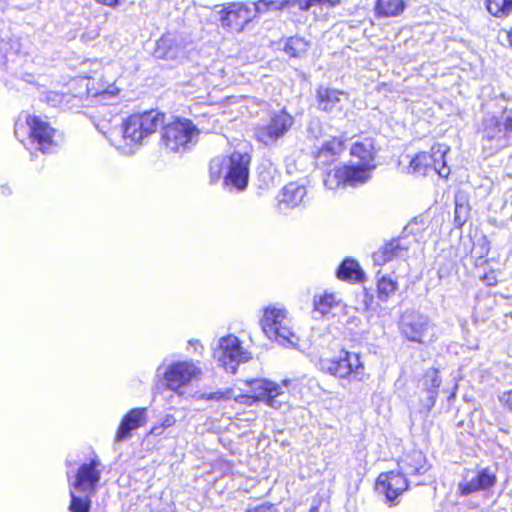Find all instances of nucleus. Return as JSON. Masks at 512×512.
<instances>
[{
    "mask_svg": "<svg viewBox=\"0 0 512 512\" xmlns=\"http://www.w3.org/2000/svg\"><path fill=\"white\" fill-rule=\"evenodd\" d=\"M320 369L338 378L361 381L364 377V365L357 353L341 350L338 355L321 359Z\"/></svg>",
    "mask_w": 512,
    "mask_h": 512,
    "instance_id": "nucleus-8",
    "label": "nucleus"
},
{
    "mask_svg": "<svg viewBox=\"0 0 512 512\" xmlns=\"http://www.w3.org/2000/svg\"><path fill=\"white\" fill-rule=\"evenodd\" d=\"M165 428L163 425H156L150 430V434L154 436H159L164 432Z\"/></svg>",
    "mask_w": 512,
    "mask_h": 512,
    "instance_id": "nucleus-45",
    "label": "nucleus"
},
{
    "mask_svg": "<svg viewBox=\"0 0 512 512\" xmlns=\"http://www.w3.org/2000/svg\"><path fill=\"white\" fill-rule=\"evenodd\" d=\"M467 207L464 204H460L458 200L455 203L454 218L457 225L462 226L467 220Z\"/></svg>",
    "mask_w": 512,
    "mask_h": 512,
    "instance_id": "nucleus-37",
    "label": "nucleus"
},
{
    "mask_svg": "<svg viewBox=\"0 0 512 512\" xmlns=\"http://www.w3.org/2000/svg\"><path fill=\"white\" fill-rule=\"evenodd\" d=\"M102 463L97 458L81 464L70 490V512H90L91 497L101 477Z\"/></svg>",
    "mask_w": 512,
    "mask_h": 512,
    "instance_id": "nucleus-3",
    "label": "nucleus"
},
{
    "mask_svg": "<svg viewBox=\"0 0 512 512\" xmlns=\"http://www.w3.org/2000/svg\"><path fill=\"white\" fill-rule=\"evenodd\" d=\"M176 420L173 415H166L163 418V421L161 425H163L164 428L171 427L175 424Z\"/></svg>",
    "mask_w": 512,
    "mask_h": 512,
    "instance_id": "nucleus-44",
    "label": "nucleus"
},
{
    "mask_svg": "<svg viewBox=\"0 0 512 512\" xmlns=\"http://www.w3.org/2000/svg\"><path fill=\"white\" fill-rule=\"evenodd\" d=\"M45 101L48 104H50L51 106L57 107L62 104L63 95L58 92H55V91H50V92L46 93Z\"/></svg>",
    "mask_w": 512,
    "mask_h": 512,
    "instance_id": "nucleus-39",
    "label": "nucleus"
},
{
    "mask_svg": "<svg viewBox=\"0 0 512 512\" xmlns=\"http://www.w3.org/2000/svg\"><path fill=\"white\" fill-rule=\"evenodd\" d=\"M118 92L119 89L113 85L108 87L104 91L97 93L96 96L99 97L100 101L108 103L110 100L117 96Z\"/></svg>",
    "mask_w": 512,
    "mask_h": 512,
    "instance_id": "nucleus-38",
    "label": "nucleus"
},
{
    "mask_svg": "<svg viewBox=\"0 0 512 512\" xmlns=\"http://www.w3.org/2000/svg\"><path fill=\"white\" fill-rule=\"evenodd\" d=\"M400 328L403 336L409 341L425 344L436 338L434 326L427 316L420 313H405Z\"/></svg>",
    "mask_w": 512,
    "mask_h": 512,
    "instance_id": "nucleus-14",
    "label": "nucleus"
},
{
    "mask_svg": "<svg viewBox=\"0 0 512 512\" xmlns=\"http://www.w3.org/2000/svg\"><path fill=\"white\" fill-rule=\"evenodd\" d=\"M483 280L486 282L487 285L493 286L496 285L498 280L494 272H490L484 275Z\"/></svg>",
    "mask_w": 512,
    "mask_h": 512,
    "instance_id": "nucleus-43",
    "label": "nucleus"
},
{
    "mask_svg": "<svg viewBox=\"0 0 512 512\" xmlns=\"http://www.w3.org/2000/svg\"><path fill=\"white\" fill-rule=\"evenodd\" d=\"M255 3L259 17L270 11L281 10L289 5V0H258Z\"/></svg>",
    "mask_w": 512,
    "mask_h": 512,
    "instance_id": "nucleus-33",
    "label": "nucleus"
},
{
    "mask_svg": "<svg viewBox=\"0 0 512 512\" xmlns=\"http://www.w3.org/2000/svg\"><path fill=\"white\" fill-rule=\"evenodd\" d=\"M221 27L231 33H240L255 18L259 17L254 2H229L218 12Z\"/></svg>",
    "mask_w": 512,
    "mask_h": 512,
    "instance_id": "nucleus-9",
    "label": "nucleus"
},
{
    "mask_svg": "<svg viewBox=\"0 0 512 512\" xmlns=\"http://www.w3.org/2000/svg\"><path fill=\"white\" fill-rule=\"evenodd\" d=\"M351 155L359 158L358 164L368 166L370 169L375 168L374 162V146L372 140L365 139L364 141L355 142L351 147Z\"/></svg>",
    "mask_w": 512,
    "mask_h": 512,
    "instance_id": "nucleus-26",
    "label": "nucleus"
},
{
    "mask_svg": "<svg viewBox=\"0 0 512 512\" xmlns=\"http://www.w3.org/2000/svg\"><path fill=\"white\" fill-rule=\"evenodd\" d=\"M246 512H277V509L271 504H261L254 508L247 509Z\"/></svg>",
    "mask_w": 512,
    "mask_h": 512,
    "instance_id": "nucleus-42",
    "label": "nucleus"
},
{
    "mask_svg": "<svg viewBox=\"0 0 512 512\" xmlns=\"http://www.w3.org/2000/svg\"><path fill=\"white\" fill-rule=\"evenodd\" d=\"M378 277L377 292L378 298L386 301L397 290L398 284L396 278L391 275L380 276V270L376 273Z\"/></svg>",
    "mask_w": 512,
    "mask_h": 512,
    "instance_id": "nucleus-29",
    "label": "nucleus"
},
{
    "mask_svg": "<svg viewBox=\"0 0 512 512\" xmlns=\"http://www.w3.org/2000/svg\"><path fill=\"white\" fill-rule=\"evenodd\" d=\"M164 122L163 113L150 110L132 114L121 126L99 129L109 143L125 155L133 154L159 127H162L161 145L168 152L184 153L198 142L200 131L191 120L177 119L167 125Z\"/></svg>",
    "mask_w": 512,
    "mask_h": 512,
    "instance_id": "nucleus-1",
    "label": "nucleus"
},
{
    "mask_svg": "<svg viewBox=\"0 0 512 512\" xmlns=\"http://www.w3.org/2000/svg\"><path fill=\"white\" fill-rule=\"evenodd\" d=\"M183 49L173 33L164 34L157 42L154 55L161 59H176Z\"/></svg>",
    "mask_w": 512,
    "mask_h": 512,
    "instance_id": "nucleus-24",
    "label": "nucleus"
},
{
    "mask_svg": "<svg viewBox=\"0 0 512 512\" xmlns=\"http://www.w3.org/2000/svg\"><path fill=\"white\" fill-rule=\"evenodd\" d=\"M336 275L337 278L350 282H361L365 277L359 263L351 258H346L342 261Z\"/></svg>",
    "mask_w": 512,
    "mask_h": 512,
    "instance_id": "nucleus-25",
    "label": "nucleus"
},
{
    "mask_svg": "<svg viewBox=\"0 0 512 512\" xmlns=\"http://www.w3.org/2000/svg\"><path fill=\"white\" fill-rule=\"evenodd\" d=\"M214 356L220 365L232 374L236 373L240 363L251 359L250 352L241 346L240 340L234 335H228L219 340Z\"/></svg>",
    "mask_w": 512,
    "mask_h": 512,
    "instance_id": "nucleus-12",
    "label": "nucleus"
},
{
    "mask_svg": "<svg viewBox=\"0 0 512 512\" xmlns=\"http://www.w3.org/2000/svg\"><path fill=\"white\" fill-rule=\"evenodd\" d=\"M298 0H289V5H294Z\"/></svg>",
    "mask_w": 512,
    "mask_h": 512,
    "instance_id": "nucleus-50",
    "label": "nucleus"
},
{
    "mask_svg": "<svg viewBox=\"0 0 512 512\" xmlns=\"http://www.w3.org/2000/svg\"><path fill=\"white\" fill-rule=\"evenodd\" d=\"M163 365L156 369V375L163 377L167 383V387L175 392L186 386L200 373L201 369L193 361H176L168 365L164 371Z\"/></svg>",
    "mask_w": 512,
    "mask_h": 512,
    "instance_id": "nucleus-13",
    "label": "nucleus"
},
{
    "mask_svg": "<svg viewBox=\"0 0 512 512\" xmlns=\"http://www.w3.org/2000/svg\"><path fill=\"white\" fill-rule=\"evenodd\" d=\"M251 157L247 153L233 152L224 157H215L209 166L210 182L216 183L223 178L225 187L244 191L249 181Z\"/></svg>",
    "mask_w": 512,
    "mask_h": 512,
    "instance_id": "nucleus-2",
    "label": "nucleus"
},
{
    "mask_svg": "<svg viewBox=\"0 0 512 512\" xmlns=\"http://www.w3.org/2000/svg\"><path fill=\"white\" fill-rule=\"evenodd\" d=\"M97 2L109 7H115L119 3V0H97Z\"/></svg>",
    "mask_w": 512,
    "mask_h": 512,
    "instance_id": "nucleus-46",
    "label": "nucleus"
},
{
    "mask_svg": "<svg viewBox=\"0 0 512 512\" xmlns=\"http://www.w3.org/2000/svg\"><path fill=\"white\" fill-rule=\"evenodd\" d=\"M499 401L512 411V389L499 396Z\"/></svg>",
    "mask_w": 512,
    "mask_h": 512,
    "instance_id": "nucleus-41",
    "label": "nucleus"
},
{
    "mask_svg": "<svg viewBox=\"0 0 512 512\" xmlns=\"http://www.w3.org/2000/svg\"><path fill=\"white\" fill-rule=\"evenodd\" d=\"M264 334L272 341L284 347L295 346L298 342L293 333L287 311L278 306H268L264 309L260 320Z\"/></svg>",
    "mask_w": 512,
    "mask_h": 512,
    "instance_id": "nucleus-5",
    "label": "nucleus"
},
{
    "mask_svg": "<svg viewBox=\"0 0 512 512\" xmlns=\"http://www.w3.org/2000/svg\"><path fill=\"white\" fill-rule=\"evenodd\" d=\"M410 244L411 242L407 238L392 239L373 254L374 264L382 266L394 259L406 257Z\"/></svg>",
    "mask_w": 512,
    "mask_h": 512,
    "instance_id": "nucleus-20",
    "label": "nucleus"
},
{
    "mask_svg": "<svg viewBox=\"0 0 512 512\" xmlns=\"http://www.w3.org/2000/svg\"><path fill=\"white\" fill-rule=\"evenodd\" d=\"M293 124L294 118L285 110H279L271 113L267 122L255 127L254 136L265 146H271L284 137Z\"/></svg>",
    "mask_w": 512,
    "mask_h": 512,
    "instance_id": "nucleus-11",
    "label": "nucleus"
},
{
    "mask_svg": "<svg viewBox=\"0 0 512 512\" xmlns=\"http://www.w3.org/2000/svg\"><path fill=\"white\" fill-rule=\"evenodd\" d=\"M308 49V43L300 37L289 38L284 46V51L291 57H299Z\"/></svg>",
    "mask_w": 512,
    "mask_h": 512,
    "instance_id": "nucleus-32",
    "label": "nucleus"
},
{
    "mask_svg": "<svg viewBox=\"0 0 512 512\" xmlns=\"http://www.w3.org/2000/svg\"><path fill=\"white\" fill-rule=\"evenodd\" d=\"M245 383L256 400H261L266 405L278 410L286 411L290 408L288 391L292 383L290 379H285L280 384L261 378L246 380Z\"/></svg>",
    "mask_w": 512,
    "mask_h": 512,
    "instance_id": "nucleus-6",
    "label": "nucleus"
},
{
    "mask_svg": "<svg viewBox=\"0 0 512 512\" xmlns=\"http://www.w3.org/2000/svg\"><path fill=\"white\" fill-rule=\"evenodd\" d=\"M449 151L450 148L445 144H434L430 153L420 152L410 160L408 172L426 176L432 171L442 178H447L450 174V168L447 166L446 154Z\"/></svg>",
    "mask_w": 512,
    "mask_h": 512,
    "instance_id": "nucleus-7",
    "label": "nucleus"
},
{
    "mask_svg": "<svg viewBox=\"0 0 512 512\" xmlns=\"http://www.w3.org/2000/svg\"><path fill=\"white\" fill-rule=\"evenodd\" d=\"M344 150V142L338 138L326 141L318 150L315 160L318 166L327 167L334 163Z\"/></svg>",
    "mask_w": 512,
    "mask_h": 512,
    "instance_id": "nucleus-23",
    "label": "nucleus"
},
{
    "mask_svg": "<svg viewBox=\"0 0 512 512\" xmlns=\"http://www.w3.org/2000/svg\"><path fill=\"white\" fill-rule=\"evenodd\" d=\"M10 46V50L16 54L24 56H27L28 53L25 51H22V48L24 47V43L20 42L19 40H11L10 43H6L3 40H0V65H4L6 63V60L8 58V50L7 46Z\"/></svg>",
    "mask_w": 512,
    "mask_h": 512,
    "instance_id": "nucleus-34",
    "label": "nucleus"
},
{
    "mask_svg": "<svg viewBox=\"0 0 512 512\" xmlns=\"http://www.w3.org/2000/svg\"><path fill=\"white\" fill-rule=\"evenodd\" d=\"M496 473L488 467H476V469H466L463 478L458 485L462 495H469L479 491H485L496 484Z\"/></svg>",
    "mask_w": 512,
    "mask_h": 512,
    "instance_id": "nucleus-17",
    "label": "nucleus"
},
{
    "mask_svg": "<svg viewBox=\"0 0 512 512\" xmlns=\"http://www.w3.org/2000/svg\"><path fill=\"white\" fill-rule=\"evenodd\" d=\"M507 38H508L510 46L512 47V30L510 32H508Z\"/></svg>",
    "mask_w": 512,
    "mask_h": 512,
    "instance_id": "nucleus-48",
    "label": "nucleus"
},
{
    "mask_svg": "<svg viewBox=\"0 0 512 512\" xmlns=\"http://www.w3.org/2000/svg\"><path fill=\"white\" fill-rule=\"evenodd\" d=\"M408 486L409 481L401 471H389L378 476L375 491L391 507L399 503L398 498L407 490Z\"/></svg>",
    "mask_w": 512,
    "mask_h": 512,
    "instance_id": "nucleus-16",
    "label": "nucleus"
},
{
    "mask_svg": "<svg viewBox=\"0 0 512 512\" xmlns=\"http://www.w3.org/2000/svg\"><path fill=\"white\" fill-rule=\"evenodd\" d=\"M481 146L487 156H492L512 144V109L500 117L487 115L479 129Z\"/></svg>",
    "mask_w": 512,
    "mask_h": 512,
    "instance_id": "nucleus-4",
    "label": "nucleus"
},
{
    "mask_svg": "<svg viewBox=\"0 0 512 512\" xmlns=\"http://www.w3.org/2000/svg\"><path fill=\"white\" fill-rule=\"evenodd\" d=\"M307 190L304 185L290 182L285 185L277 196V209L282 214H288L292 209L304 206Z\"/></svg>",
    "mask_w": 512,
    "mask_h": 512,
    "instance_id": "nucleus-18",
    "label": "nucleus"
},
{
    "mask_svg": "<svg viewBox=\"0 0 512 512\" xmlns=\"http://www.w3.org/2000/svg\"><path fill=\"white\" fill-rule=\"evenodd\" d=\"M189 344L194 347L195 350H197V347L200 346V343L198 340H190Z\"/></svg>",
    "mask_w": 512,
    "mask_h": 512,
    "instance_id": "nucleus-47",
    "label": "nucleus"
},
{
    "mask_svg": "<svg viewBox=\"0 0 512 512\" xmlns=\"http://www.w3.org/2000/svg\"><path fill=\"white\" fill-rule=\"evenodd\" d=\"M485 5L494 17L503 18L512 12V0H486Z\"/></svg>",
    "mask_w": 512,
    "mask_h": 512,
    "instance_id": "nucleus-30",
    "label": "nucleus"
},
{
    "mask_svg": "<svg viewBox=\"0 0 512 512\" xmlns=\"http://www.w3.org/2000/svg\"><path fill=\"white\" fill-rule=\"evenodd\" d=\"M506 208L511 210V221H512V201L510 202L509 206H506Z\"/></svg>",
    "mask_w": 512,
    "mask_h": 512,
    "instance_id": "nucleus-49",
    "label": "nucleus"
},
{
    "mask_svg": "<svg viewBox=\"0 0 512 512\" xmlns=\"http://www.w3.org/2000/svg\"><path fill=\"white\" fill-rule=\"evenodd\" d=\"M408 0H377L375 15L377 17H397L406 9Z\"/></svg>",
    "mask_w": 512,
    "mask_h": 512,
    "instance_id": "nucleus-27",
    "label": "nucleus"
},
{
    "mask_svg": "<svg viewBox=\"0 0 512 512\" xmlns=\"http://www.w3.org/2000/svg\"><path fill=\"white\" fill-rule=\"evenodd\" d=\"M398 467L406 476L424 475L431 465L422 450H408L398 460Z\"/></svg>",
    "mask_w": 512,
    "mask_h": 512,
    "instance_id": "nucleus-21",
    "label": "nucleus"
},
{
    "mask_svg": "<svg viewBox=\"0 0 512 512\" xmlns=\"http://www.w3.org/2000/svg\"><path fill=\"white\" fill-rule=\"evenodd\" d=\"M147 422V408H133L122 418L115 434V443L129 439L132 433Z\"/></svg>",
    "mask_w": 512,
    "mask_h": 512,
    "instance_id": "nucleus-19",
    "label": "nucleus"
},
{
    "mask_svg": "<svg viewBox=\"0 0 512 512\" xmlns=\"http://www.w3.org/2000/svg\"><path fill=\"white\" fill-rule=\"evenodd\" d=\"M318 107L328 113L338 114L347 101V95L335 89L319 88L317 91Z\"/></svg>",
    "mask_w": 512,
    "mask_h": 512,
    "instance_id": "nucleus-22",
    "label": "nucleus"
},
{
    "mask_svg": "<svg viewBox=\"0 0 512 512\" xmlns=\"http://www.w3.org/2000/svg\"><path fill=\"white\" fill-rule=\"evenodd\" d=\"M233 397V390L226 389L223 391H216L211 393H203L200 395V399L214 400V401H226Z\"/></svg>",
    "mask_w": 512,
    "mask_h": 512,
    "instance_id": "nucleus-35",
    "label": "nucleus"
},
{
    "mask_svg": "<svg viewBox=\"0 0 512 512\" xmlns=\"http://www.w3.org/2000/svg\"><path fill=\"white\" fill-rule=\"evenodd\" d=\"M341 0H306L303 3H300V8L303 10H308L313 6H320L321 8H330L338 5Z\"/></svg>",
    "mask_w": 512,
    "mask_h": 512,
    "instance_id": "nucleus-36",
    "label": "nucleus"
},
{
    "mask_svg": "<svg viewBox=\"0 0 512 512\" xmlns=\"http://www.w3.org/2000/svg\"><path fill=\"white\" fill-rule=\"evenodd\" d=\"M26 123L31 143L36 144V149L42 153L54 152L59 145L60 134L38 116L28 115Z\"/></svg>",
    "mask_w": 512,
    "mask_h": 512,
    "instance_id": "nucleus-15",
    "label": "nucleus"
},
{
    "mask_svg": "<svg viewBox=\"0 0 512 512\" xmlns=\"http://www.w3.org/2000/svg\"><path fill=\"white\" fill-rule=\"evenodd\" d=\"M440 384L441 379L438 375V370L434 368L427 370L423 378V386L428 394L425 403L428 410L431 409L436 402Z\"/></svg>",
    "mask_w": 512,
    "mask_h": 512,
    "instance_id": "nucleus-28",
    "label": "nucleus"
},
{
    "mask_svg": "<svg viewBox=\"0 0 512 512\" xmlns=\"http://www.w3.org/2000/svg\"><path fill=\"white\" fill-rule=\"evenodd\" d=\"M373 169L368 166L353 164V165H342L335 166L328 173L324 179V185L328 189H337L340 186L343 187H356L366 183L371 178V172Z\"/></svg>",
    "mask_w": 512,
    "mask_h": 512,
    "instance_id": "nucleus-10",
    "label": "nucleus"
},
{
    "mask_svg": "<svg viewBox=\"0 0 512 512\" xmlns=\"http://www.w3.org/2000/svg\"><path fill=\"white\" fill-rule=\"evenodd\" d=\"M337 305L338 302L333 294L326 293L314 299V311L320 316L327 315Z\"/></svg>",
    "mask_w": 512,
    "mask_h": 512,
    "instance_id": "nucleus-31",
    "label": "nucleus"
},
{
    "mask_svg": "<svg viewBox=\"0 0 512 512\" xmlns=\"http://www.w3.org/2000/svg\"><path fill=\"white\" fill-rule=\"evenodd\" d=\"M100 34V30L97 26L87 29L82 35L81 39L85 42H90L95 40Z\"/></svg>",
    "mask_w": 512,
    "mask_h": 512,
    "instance_id": "nucleus-40",
    "label": "nucleus"
}]
</instances>
